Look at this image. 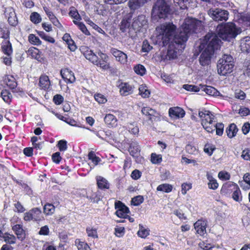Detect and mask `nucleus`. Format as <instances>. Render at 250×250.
<instances>
[{"label": "nucleus", "mask_w": 250, "mask_h": 250, "mask_svg": "<svg viewBox=\"0 0 250 250\" xmlns=\"http://www.w3.org/2000/svg\"><path fill=\"white\" fill-rule=\"evenodd\" d=\"M200 22L194 19H188L176 32V26L172 23L161 24L156 29L157 42L165 46L173 39L175 44L183 45L188 40V35L196 32Z\"/></svg>", "instance_id": "obj_1"}, {"label": "nucleus", "mask_w": 250, "mask_h": 250, "mask_svg": "<svg viewBox=\"0 0 250 250\" xmlns=\"http://www.w3.org/2000/svg\"><path fill=\"white\" fill-rule=\"evenodd\" d=\"M220 40L216 34H207L202 41L199 46L200 50L202 51L199 58V62L202 66L208 65L211 61L214 50L219 46Z\"/></svg>", "instance_id": "obj_2"}, {"label": "nucleus", "mask_w": 250, "mask_h": 250, "mask_svg": "<svg viewBox=\"0 0 250 250\" xmlns=\"http://www.w3.org/2000/svg\"><path fill=\"white\" fill-rule=\"evenodd\" d=\"M132 13H130L126 15L123 19L120 24V30L125 32L128 30L135 32L140 31L141 29L147 26L148 21L146 17L144 15H140L132 20Z\"/></svg>", "instance_id": "obj_3"}, {"label": "nucleus", "mask_w": 250, "mask_h": 250, "mask_svg": "<svg viewBox=\"0 0 250 250\" xmlns=\"http://www.w3.org/2000/svg\"><path fill=\"white\" fill-rule=\"evenodd\" d=\"M82 49L85 58L93 64L104 70L110 68L109 63L107 62L108 57L105 54L99 51L96 54L92 50L86 47H83Z\"/></svg>", "instance_id": "obj_4"}, {"label": "nucleus", "mask_w": 250, "mask_h": 250, "mask_svg": "<svg viewBox=\"0 0 250 250\" xmlns=\"http://www.w3.org/2000/svg\"><path fill=\"white\" fill-rule=\"evenodd\" d=\"M217 28L218 36L222 40L229 42L241 32V29L232 22H228L225 26H218Z\"/></svg>", "instance_id": "obj_5"}, {"label": "nucleus", "mask_w": 250, "mask_h": 250, "mask_svg": "<svg viewBox=\"0 0 250 250\" xmlns=\"http://www.w3.org/2000/svg\"><path fill=\"white\" fill-rule=\"evenodd\" d=\"M234 64L233 59L230 55L224 54L218 61V73L222 76H226L233 71Z\"/></svg>", "instance_id": "obj_6"}, {"label": "nucleus", "mask_w": 250, "mask_h": 250, "mask_svg": "<svg viewBox=\"0 0 250 250\" xmlns=\"http://www.w3.org/2000/svg\"><path fill=\"white\" fill-rule=\"evenodd\" d=\"M169 6L165 0H157L152 10V18L158 21L159 19H165L169 13Z\"/></svg>", "instance_id": "obj_7"}, {"label": "nucleus", "mask_w": 250, "mask_h": 250, "mask_svg": "<svg viewBox=\"0 0 250 250\" xmlns=\"http://www.w3.org/2000/svg\"><path fill=\"white\" fill-rule=\"evenodd\" d=\"M198 115L201 120V124L204 129L208 132H212L214 131V122L215 116L210 111L203 109L199 111Z\"/></svg>", "instance_id": "obj_8"}, {"label": "nucleus", "mask_w": 250, "mask_h": 250, "mask_svg": "<svg viewBox=\"0 0 250 250\" xmlns=\"http://www.w3.org/2000/svg\"><path fill=\"white\" fill-rule=\"evenodd\" d=\"M208 15L215 21H227L229 12L219 8H211L208 11Z\"/></svg>", "instance_id": "obj_9"}, {"label": "nucleus", "mask_w": 250, "mask_h": 250, "mask_svg": "<svg viewBox=\"0 0 250 250\" xmlns=\"http://www.w3.org/2000/svg\"><path fill=\"white\" fill-rule=\"evenodd\" d=\"M42 211L38 208H34L24 213L23 220L29 222L39 221L42 220Z\"/></svg>", "instance_id": "obj_10"}, {"label": "nucleus", "mask_w": 250, "mask_h": 250, "mask_svg": "<svg viewBox=\"0 0 250 250\" xmlns=\"http://www.w3.org/2000/svg\"><path fill=\"white\" fill-rule=\"evenodd\" d=\"M230 188L231 190H233L232 194V198L233 199L238 202L241 201L242 199V196L238 186L236 184L232 182H229L224 185V188Z\"/></svg>", "instance_id": "obj_11"}, {"label": "nucleus", "mask_w": 250, "mask_h": 250, "mask_svg": "<svg viewBox=\"0 0 250 250\" xmlns=\"http://www.w3.org/2000/svg\"><path fill=\"white\" fill-rule=\"evenodd\" d=\"M115 208L117 209L115 213L117 216L123 218H127L128 217L129 209L121 201L115 203Z\"/></svg>", "instance_id": "obj_12"}, {"label": "nucleus", "mask_w": 250, "mask_h": 250, "mask_svg": "<svg viewBox=\"0 0 250 250\" xmlns=\"http://www.w3.org/2000/svg\"><path fill=\"white\" fill-rule=\"evenodd\" d=\"M110 52L115 58L116 61L122 64L126 63L127 62V56L125 53L115 48H111Z\"/></svg>", "instance_id": "obj_13"}, {"label": "nucleus", "mask_w": 250, "mask_h": 250, "mask_svg": "<svg viewBox=\"0 0 250 250\" xmlns=\"http://www.w3.org/2000/svg\"><path fill=\"white\" fill-rule=\"evenodd\" d=\"M5 15L10 25L15 26L17 24V18L13 8L11 7L6 8L5 11Z\"/></svg>", "instance_id": "obj_14"}, {"label": "nucleus", "mask_w": 250, "mask_h": 250, "mask_svg": "<svg viewBox=\"0 0 250 250\" xmlns=\"http://www.w3.org/2000/svg\"><path fill=\"white\" fill-rule=\"evenodd\" d=\"M207 221L204 220H198L194 224V229L196 232L201 236L204 235L206 232Z\"/></svg>", "instance_id": "obj_15"}, {"label": "nucleus", "mask_w": 250, "mask_h": 250, "mask_svg": "<svg viewBox=\"0 0 250 250\" xmlns=\"http://www.w3.org/2000/svg\"><path fill=\"white\" fill-rule=\"evenodd\" d=\"M175 44L174 42H172L169 44L167 55L165 56V60H171L175 59L177 57L178 53L177 50L178 49L176 48Z\"/></svg>", "instance_id": "obj_16"}, {"label": "nucleus", "mask_w": 250, "mask_h": 250, "mask_svg": "<svg viewBox=\"0 0 250 250\" xmlns=\"http://www.w3.org/2000/svg\"><path fill=\"white\" fill-rule=\"evenodd\" d=\"M61 75L67 83H73L75 81L74 73L68 68L61 70Z\"/></svg>", "instance_id": "obj_17"}, {"label": "nucleus", "mask_w": 250, "mask_h": 250, "mask_svg": "<svg viewBox=\"0 0 250 250\" xmlns=\"http://www.w3.org/2000/svg\"><path fill=\"white\" fill-rule=\"evenodd\" d=\"M121 95L126 96L131 94L133 92L134 87L128 83H122L119 86Z\"/></svg>", "instance_id": "obj_18"}, {"label": "nucleus", "mask_w": 250, "mask_h": 250, "mask_svg": "<svg viewBox=\"0 0 250 250\" xmlns=\"http://www.w3.org/2000/svg\"><path fill=\"white\" fill-rule=\"evenodd\" d=\"M168 112L169 116L175 119L182 118L185 114L184 110L179 107L170 108Z\"/></svg>", "instance_id": "obj_19"}, {"label": "nucleus", "mask_w": 250, "mask_h": 250, "mask_svg": "<svg viewBox=\"0 0 250 250\" xmlns=\"http://www.w3.org/2000/svg\"><path fill=\"white\" fill-rule=\"evenodd\" d=\"M200 91H204L207 94L215 97L220 95V92L216 89L211 86L200 84Z\"/></svg>", "instance_id": "obj_20"}, {"label": "nucleus", "mask_w": 250, "mask_h": 250, "mask_svg": "<svg viewBox=\"0 0 250 250\" xmlns=\"http://www.w3.org/2000/svg\"><path fill=\"white\" fill-rule=\"evenodd\" d=\"M142 112L144 115L147 116L149 120L151 121L155 120V117L158 115L156 110L149 107H144L142 109Z\"/></svg>", "instance_id": "obj_21"}, {"label": "nucleus", "mask_w": 250, "mask_h": 250, "mask_svg": "<svg viewBox=\"0 0 250 250\" xmlns=\"http://www.w3.org/2000/svg\"><path fill=\"white\" fill-rule=\"evenodd\" d=\"M105 124L109 127H114L117 125L116 117L111 114H107L104 118Z\"/></svg>", "instance_id": "obj_22"}, {"label": "nucleus", "mask_w": 250, "mask_h": 250, "mask_svg": "<svg viewBox=\"0 0 250 250\" xmlns=\"http://www.w3.org/2000/svg\"><path fill=\"white\" fill-rule=\"evenodd\" d=\"M240 47L241 50L243 52H250V37H246L241 40Z\"/></svg>", "instance_id": "obj_23"}, {"label": "nucleus", "mask_w": 250, "mask_h": 250, "mask_svg": "<svg viewBox=\"0 0 250 250\" xmlns=\"http://www.w3.org/2000/svg\"><path fill=\"white\" fill-rule=\"evenodd\" d=\"M4 83L11 89H14L17 86L15 78L12 75H6L3 78Z\"/></svg>", "instance_id": "obj_24"}, {"label": "nucleus", "mask_w": 250, "mask_h": 250, "mask_svg": "<svg viewBox=\"0 0 250 250\" xmlns=\"http://www.w3.org/2000/svg\"><path fill=\"white\" fill-rule=\"evenodd\" d=\"M2 50L3 52L7 55L10 56L13 52L12 45L8 40H4L2 42Z\"/></svg>", "instance_id": "obj_25"}, {"label": "nucleus", "mask_w": 250, "mask_h": 250, "mask_svg": "<svg viewBox=\"0 0 250 250\" xmlns=\"http://www.w3.org/2000/svg\"><path fill=\"white\" fill-rule=\"evenodd\" d=\"M13 230L15 232L18 238L22 240L25 237V232L22 229V225L17 224L12 227Z\"/></svg>", "instance_id": "obj_26"}, {"label": "nucleus", "mask_w": 250, "mask_h": 250, "mask_svg": "<svg viewBox=\"0 0 250 250\" xmlns=\"http://www.w3.org/2000/svg\"><path fill=\"white\" fill-rule=\"evenodd\" d=\"M146 2L145 0H129L128 5L131 10H135L143 6Z\"/></svg>", "instance_id": "obj_27"}, {"label": "nucleus", "mask_w": 250, "mask_h": 250, "mask_svg": "<svg viewBox=\"0 0 250 250\" xmlns=\"http://www.w3.org/2000/svg\"><path fill=\"white\" fill-rule=\"evenodd\" d=\"M62 40L67 43L68 47L71 51H74L76 50V46L74 44V42L69 34L65 33L62 37Z\"/></svg>", "instance_id": "obj_28"}, {"label": "nucleus", "mask_w": 250, "mask_h": 250, "mask_svg": "<svg viewBox=\"0 0 250 250\" xmlns=\"http://www.w3.org/2000/svg\"><path fill=\"white\" fill-rule=\"evenodd\" d=\"M40 86L44 89H47L50 85V82L47 76H41L39 81Z\"/></svg>", "instance_id": "obj_29"}, {"label": "nucleus", "mask_w": 250, "mask_h": 250, "mask_svg": "<svg viewBox=\"0 0 250 250\" xmlns=\"http://www.w3.org/2000/svg\"><path fill=\"white\" fill-rule=\"evenodd\" d=\"M10 32L4 23H0V37L7 40L9 39Z\"/></svg>", "instance_id": "obj_30"}, {"label": "nucleus", "mask_w": 250, "mask_h": 250, "mask_svg": "<svg viewBox=\"0 0 250 250\" xmlns=\"http://www.w3.org/2000/svg\"><path fill=\"white\" fill-rule=\"evenodd\" d=\"M207 178L208 180V188L213 190L216 189L219 186L217 181L209 173H207Z\"/></svg>", "instance_id": "obj_31"}, {"label": "nucleus", "mask_w": 250, "mask_h": 250, "mask_svg": "<svg viewBox=\"0 0 250 250\" xmlns=\"http://www.w3.org/2000/svg\"><path fill=\"white\" fill-rule=\"evenodd\" d=\"M97 182L98 187L101 189H108L109 184L107 181L101 176L97 177Z\"/></svg>", "instance_id": "obj_32"}, {"label": "nucleus", "mask_w": 250, "mask_h": 250, "mask_svg": "<svg viewBox=\"0 0 250 250\" xmlns=\"http://www.w3.org/2000/svg\"><path fill=\"white\" fill-rule=\"evenodd\" d=\"M237 131L238 128L236 125L234 124H231L226 130L227 135L230 138L234 137Z\"/></svg>", "instance_id": "obj_33"}, {"label": "nucleus", "mask_w": 250, "mask_h": 250, "mask_svg": "<svg viewBox=\"0 0 250 250\" xmlns=\"http://www.w3.org/2000/svg\"><path fill=\"white\" fill-rule=\"evenodd\" d=\"M139 229L138 231V235L139 237L145 238L149 234V230L147 229H145L142 225L140 224Z\"/></svg>", "instance_id": "obj_34"}, {"label": "nucleus", "mask_w": 250, "mask_h": 250, "mask_svg": "<svg viewBox=\"0 0 250 250\" xmlns=\"http://www.w3.org/2000/svg\"><path fill=\"white\" fill-rule=\"evenodd\" d=\"M133 70L138 75H144L146 73V69L145 66L141 64H138L134 66Z\"/></svg>", "instance_id": "obj_35"}, {"label": "nucleus", "mask_w": 250, "mask_h": 250, "mask_svg": "<svg viewBox=\"0 0 250 250\" xmlns=\"http://www.w3.org/2000/svg\"><path fill=\"white\" fill-rule=\"evenodd\" d=\"M172 189V187L171 185L168 184H163L160 185L157 188V190L158 191L165 192L167 193L170 192Z\"/></svg>", "instance_id": "obj_36"}, {"label": "nucleus", "mask_w": 250, "mask_h": 250, "mask_svg": "<svg viewBox=\"0 0 250 250\" xmlns=\"http://www.w3.org/2000/svg\"><path fill=\"white\" fill-rule=\"evenodd\" d=\"M2 238L4 239V241L10 244H14L16 243V237L9 233H5L4 235H3Z\"/></svg>", "instance_id": "obj_37"}, {"label": "nucleus", "mask_w": 250, "mask_h": 250, "mask_svg": "<svg viewBox=\"0 0 250 250\" xmlns=\"http://www.w3.org/2000/svg\"><path fill=\"white\" fill-rule=\"evenodd\" d=\"M75 243L79 250H90L89 246L85 242L81 241L79 239H76Z\"/></svg>", "instance_id": "obj_38"}, {"label": "nucleus", "mask_w": 250, "mask_h": 250, "mask_svg": "<svg viewBox=\"0 0 250 250\" xmlns=\"http://www.w3.org/2000/svg\"><path fill=\"white\" fill-rule=\"evenodd\" d=\"M55 211V207L51 204H45L43 208L44 213L47 215H52Z\"/></svg>", "instance_id": "obj_39"}, {"label": "nucleus", "mask_w": 250, "mask_h": 250, "mask_svg": "<svg viewBox=\"0 0 250 250\" xmlns=\"http://www.w3.org/2000/svg\"><path fill=\"white\" fill-rule=\"evenodd\" d=\"M88 157L94 164V166L98 165V163L101 161V159L96 156L93 151H90L88 155Z\"/></svg>", "instance_id": "obj_40"}, {"label": "nucleus", "mask_w": 250, "mask_h": 250, "mask_svg": "<svg viewBox=\"0 0 250 250\" xmlns=\"http://www.w3.org/2000/svg\"><path fill=\"white\" fill-rule=\"evenodd\" d=\"M139 93L143 98L148 97L150 94V92L146 85H141L140 86Z\"/></svg>", "instance_id": "obj_41"}, {"label": "nucleus", "mask_w": 250, "mask_h": 250, "mask_svg": "<svg viewBox=\"0 0 250 250\" xmlns=\"http://www.w3.org/2000/svg\"><path fill=\"white\" fill-rule=\"evenodd\" d=\"M183 87L187 91L192 92H198L200 91V85L199 86L189 85V84H184Z\"/></svg>", "instance_id": "obj_42"}, {"label": "nucleus", "mask_w": 250, "mask_h": 250, "mask_svg": "<svg viewBox=\"0 0 250 250\" xmlns=\"http://www.w3.org/2000/svg\"><path fill=\"white\" fill-rule=\"evenodd\" d=\"M173 2L175 5L179 6L182 9H186L188 4V0H173Z\"/></svg>", "instance_id": "obj_43"}, {"label": "nucleus", "mask_w": 250, "mask_h": 250, "mask_svg": "<svg viewBox=\"0 0 250 250\" xmlns=\"http://www.w3.org/2000/svg\"><path fill=\"white\" fill-rule=\"evenodd\" d=\"M73 21L74 23L78 26L83 33L86 35H90L89 32L88 31L85 25L83 23L77 21Z\"/></svg>", "instance_id": "obj_44"}, {"label": "nucleus", "mask_w": 250, "mask_h": 250, "mask_svg": "<svg viewBox=\"0 0 250 250\" xmlns=\"http://www.w3.org/2000/svg\"><path fill=\"white\" fill-rule=\"evenodd\" d=\"M86 231L88 237L93 238H98V234L96 229L91 227H88L86 229Z\"/></svg>", "instance_id": "obj_45"}, {"label": "nucleus", "mask_w": 250, "mask_h": 250, "mask_svg": "<svg viewBox=\"0 0 250 250\" xmlns=\"http://www.w3.org/2000/svg\"><path fill=\"white\" fill-rule=\"evenodd\" d=\"M214 130H216V134L221 136L223 134L224 125L222 123H216L214 122Z\"/></svg>", "instance_id": "obj_46"}, {"label": "nucleus", "mask_w": 250, "mask_h": 250, "mask_svg": "<svg viewBox=\"0 0 250 250\" xmlns=\"http://www.w3.org/2000/svg\"><path fill=\"white\" fill-rule=\"evenodd\" d=\"M28 40L30 43L35 45L41 44L42 42L39 38L34 34L29 35Z\"/></svg>", "instance_id": "obj_47"}, {"label": "nucleus", "mask_w": 250, "mask_h": 250, "mask_svg": "<svg viewBox=\"0 0 250 250\" xmlns=\"http://www.w3.org/2000/svg\"><path fill=\"white\" fill-rule=\"evenodd\" d=\"M30 20L34 23L37 24L41 21L42 18L38 13L34 12L31 14Z\"/></svg>", "instance_id": "obj_48"}, {"label": "nucleus", "mask_w": 250, "mask_h": 250, "mask_svg": "<svg viewBox=\"0 0 250 250\" xmlns=\"http://www.w3.org/2000/svg\"><path fill=\"white\" fill-rule=\"evenodd\" d=\"M162 161V156L156 153H152L151 155V161L153 164H158Z\"/></svg>", "instance_id": "obj_49"}, {"label": "nucleus", "mask_w": 250, "mask_h": 250, "mask_svg": "<svg viewBox=\"0 0 250 250\" xmlns=\"http://www.w3.org/2000/svg\"><path fill=\"white\" fill-rule=\"evenodd\" d=\"M144 201V197L142 196L138 195L133 197L131 200V203L134 206H137L142 203Z\"/></svg>", "instance_id": "obj_50"}, {"label": "nucleus", "mask_w": 250, "mask_h": 250, "mask_svg": "<svg viewBox=\"0 0 250 250\" xmlns=\"http://www.w3.org/2000/svg\"><path fill=\"white\" fill-rule=\"evenodd\" d=\"M39 35L40 36L43 40H44L46 41H47L51 43H54L55 41L54 39L49 36H48L46 35L44 32H39Z\"/></svg>", "instance_id": "obj_51"}, {"label": "nucleus", "mask_w": 250, "mask_h": 250, "mask_svg": "<svg viewBox=\"0 0 250 250\" xmlns=\"http://www.w3.org/2000/svg\"><path fill=\"white\" fill-rule=\"evenodd\" d=\"M234 97L236 99L243 100L246 98V94L241 90H237L234 93Z\"/></svg>", "instance_id": "obj_52"}, {"label": "nucleus", "mask_w": 250, "mask_h": 250, "mask_svg": "<svg viewBox=\"0 0 250 250\" xmlns=\"http://www.w3.org/2000/svg\"><path fill=\"white\" fill-rule=\"evenodd\" d=\"M128 131L131 133L137 135L139 132V128L137 125H135L134 124H129L127 126Z\"/></svg>", "instance_id": "obj_53"}, {"label": "nucleus", "mask_w": 250, "mask_h": 250, "mask_svg": "<svg viewBox=\"0 0 250 250\" xmlns=\"http://www.w3.org/2000/svg\"><path fill=\"white\" fill-rule=\"evenodd\" d=\"M59 150L61 151H64L67 149V142L63 140H60L57 144Z\"/></svg>", "instance_id": "obj_54"}, {"label": "nucleus", "mask_w": 250, "mask_h": 250, "mask_svg": "<svg viewBox=\"0 0 250 250\" xmlns=\"http://www.w3.org/2000/svg\"><path fill=\"white\" fill-rule=\"evenodd\" d=\"M94 98L95 100L99 104H104L107 101L106 98L101 94H95Z\"/></svg>", "instance_id": "obj_55"}, {"label": "nucleus", "mask_w": 250, "mask_h": 250, "mask_svg": "<svg viewBox=\"0 0 250 250\" xmlns=\"http://www.w3.org/2000/svg\"><path fill=\"white\" fill-rule=\"evenodd\" d=\"M129 151L130 154L133 157L137 156V155L139 154L140 151V149L139 147L137 146L136 148L134 146H131L129 149Z\"/></svg>", "instance_id": "obj_56"}, {"label": "nucleus", "mask_w": 250, "mask_h": 250, "mask_svg": "<svg viewBox=\"0 0 250 250\" xmlns=\"http://www.w3.org/2000/svg\"><path fill=\"white\" fill-rule=\"evenodd\" d=\"M69 15L76 20H79L81 19V17L79 14L74 7L71 8L69 12Z\"/></svg>", "instance_id": "obj_57"}, {"label": "nucleus", "mask_w": 250, "mask_h": 250, "mask_svg": "<svg viewBox=\"0 0 250 250\" xmlns=\"http://www.w3.org/2000/svg\"><path fill=\"white\" fill-rule=\"evenodd\" d=\"M218 176L220 179L222 180H227L230 179V174L225 171H220L219 172Z\"/></svg>", "instance_id": "obj_58"}, {"label": "nucleus", "mask_w": 250, "mask_h": 250, "mask_svg": "<svg viewBox=\"0 0 250 250\" xmlns=\"http://www.w3.org/2000/svg\"><path fill=\"white\" fill-rule=\"evenodd\" d=\"M181 192L183 195H185L187 191L190 189L192 188L191 184L184 183L181 186Z\"/></svg>", "instance_id": "obj_59"}, {"label": "nucleus", "mask_w": 250, "mask_h": 250, "mask_svg": "<svg viewBox=\"0 0 250 250\" xmlns=\"http://www.w3.org/2000/svg\"><path fill=\"white\" fill-rule=\"evenodd\" d=\"M186 150L188 153L191 154H194L197 151L196 147L191 144H188L186 146Z\"/></svg>", "instance_id": "obj_60"}, {"label": "nucleus", "mask_w": 250, "mask_h": 250, "mask_svg": "<svg viewBox=\"0 0 250 250\" xmlns=\"http://www.w3.org/2000/svg\"><path fill=\"white\" fill-rule=\"evenodd\" d=\"M39 50L35 47L30 48L28 50V53L33 58L37 59L39 58Z\"/></svg>", "instance_id": "obj_61"}, {"label": "nucleus", "mask_w": 250, "mask_h": 250, "mask_svg": "<svg viewBox=\"0 0 250 250\" xmlns=\"http://www.w3.org/2000/svg\"><path fill=\"white\" fill-rule=\"evenodd\" d=\"M1 96L5 102H8L11 95L8 91L4 90L1 91Z\"/></svg>", "instance_id": "obj_62"}, {"label": "nucleus", "mask_w": 250, "mask_h": 250, "mask_svg": "<svg viewBox=\"0 0 250 250\" xmlns=\"http://www.w3.org/2000/svg\"><path fill=\"white\" fill-rule=\"evenodd\" d=\"M63 97L59 94H57L54 96L53 102L56 104H61L63 101Z\"/></svg>", "instance_id": "obj_63"}, {"label": "nucleus", "mask_w": 250, "mask_h": 250, "mask_svg": "<svg viewBox=\"0 0 250 250\" xmlns=\"http://www.w3.org/2000/svg\"><path fill=\"white\" fill-rule=\"evenodd\" d=\"M49 229L47 225L42 227L39 232L40 235H47L49 234Z\"/></svg>", "instance_id": "obj_64"}]
</instances>
